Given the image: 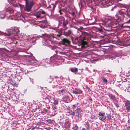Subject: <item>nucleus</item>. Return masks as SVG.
Listing matches in <instances>:
<instances>
[{"instance_id":"obj_1","label":"nucleus","mask_w":130,"mask_h":130,"mask_svg":"<svg viewBox=\"0 0 130 130\" xmlns=\"http://www.w3.org/2000/svg\"><path fill=\"white\" fill-rule=\"evenodd\" d=\"M61 33L60 31L56 32L53 35L46 34H42V36H40V37L43 39L42 41L43 45L52 48L55 44V42L52 40L53 39L55 38L59 41H62L63 44H60L56 48H55L53 51L55 52L56 54L58 53L60 54H64L68 52L66 46L69 45L70 42L67 39H62L61 38Z\"/></svg>"},{"instance_id":"obj_2","label":"nucleus","mask_w":130,"mask_h":130,"mask_svg":"<svg viewBox=\"0 0 130 130\" xmlns=\"http://www.w3.org/2000/svg\"><path fill=\"white\" fill-rule=\"evenodd\" d=\"M20 31L18 28L14 27L12 29H7L5 33L0 32V35L4 34L10 36L8 38V40H7V43L8 44H11L7 47V49L4 48L0 49V53L6 54L12 52H14L15 50V44L18 42V39H19L18 35ZM2 40L0 39V42H1Z\"/></svg>"},{"instance_id":"obj_3","label":"nucleus","mask_w":130,"mask_h":130,"mask_svg":"<svg viewBox=\"0 0 130 130\" xmlns=\"http://www.w3.org/2000/svg\"><path fill=\"white\" fill-rule=\"evenodd\" d=\"M5 10L0 12V18L1 19L5 18V15L7 14L8 19L12 20H21L24 22L27 21V18L21 15L20 13H17L15 15L12 14L14 11L11 7H5Z\"/></svg>"},{"instance_id":"obj_4","label":"nucleus","mask_w":130,"mask_h":130,"mask_svg":"<svg viewBox=\"0 0 130 130\" xmlns=\"http://www.w3.org/2000/svg\"><path fill=\"white\" fill-rule=\"evenodd\" d=\"M63 60L61 57L59 56L54 55L50 59L46 58L42 61L41 65L45 67L50 66H54L62 64Z\"/></svg>"},{"instance_id":"obj_5","label":"nucleus","mask_w":130,"mask_h":130,"mask_svg":"<svg viewBox=\"0 0 130 130\" xmlns=\"http://www.w3.org/2000/svg\"><path fill=\"white\" fill-rule=\"evenodd\" d=\"M117 17L118 18L117 22L130 23V8L121 9L119 11Z\"/></svg>"},{"instance_id":"obj_6","label":"nucleus","mask_w":130,"mask_h":130,"mask_svg":"<svg viewBox=\"0 0 130 130\" xmlns=\"http://www.w3.org/2000/svg\"><path fill=\"white\" fill-rule=\"evenodd\" d=\"M77 32V36L75 40L80 44L83 45L86 43V41H89V35L88 33L82 32L79 30H78Z\"/></svg>"},{"instance_id":"obj_7","label":"nucleus","mask_w":130,"mask_h":130,"mask_svg":"<svg viewBox=\"0 0 130 130\" xmlns=\"http://www.w3.org/2000/svg\"><path fill=\"white\" fill-rule=\"evenodd\" d=\"M32 55V54H30L29 55H23V57H25L26 58H29L28 60L26 61V63L25 64L27 65H31L34 66L36 67L39 66L40 64V62L38 61L35 59L33 60L31 59V57Z\"/></svg>"},{"instance_id":"obj_8","label":"nucleus","mask_w":130,"mask_h":130,"mask_svg":"<svg viewBox=\"0 0 130 130\" xmlns=\"http://www.w3.org/2000/svg\"><path fill=\"white\" fill-rule=\"evenodd\" d=\"M19 39L18 40H25L26 42L28 43H33L36 40V38L32 35H27L23 34L20 37H19Z\"/></svg>"},{"instance_id":"obj_9","label":"nucleus","mask_w":130,"mask_h":130,"mask_svg":"<svg viewBox=\"0 0 130 130\" xmlns=\"http://www.w3.org/2000/svg\"><path fill=\"white\" fill-rule=\"evenodd\" d=\"M25 2L26 5L24 9L25 10L29 12L31 10V8L34 3L32 0H24Z\"/></svg>"},{"instance_id":"obj_10","label":"nucleus","mask_w":130,"mask_h":130,"mask_svg":"<svg viewBox=\"0 0 130 130\" xmlns=\"http://www.w3.org/2000/svg\"><path fill=\"white\" fill-rule=\"evenodd\" d=\"M50 102L54 105H56L58 104V99L55 98L54 96L53 95H50Z\"/></svg>"},{"instance_id":"obj_11","label":"nucleus","mask_w":130,"mask_h":130,"mask_svg":"<svg viewBox=\"0 0 130 130\" xmlns=\"http://www.w3.org/2000/svg\"><path fill=\"white\" fill-rule=\"evenodd\" d=\"M98 25L102 27V28L105 30L109 31L111 30V28L108 26L106 25L104 22L99 23Z\"/></svg>"},{"instance_id":"obj_12","label":"nucleus","mask_w":130,"mask_h":130,"mask_svg":"<svg viewBox=\"0 0 130 130\" xmlns=\"http://www.w3.org/2000/svg\"><path fill=\"white\" fill-rule=\"evenodd\" d=\"M59 23L61 26H62L64 29H66L67 27H66L67 23L64 18L62 17L61 18V20H59Z\"/></svg>"},{"instance_id":"obj_13","label":"nucleus","mask_w":130,"mask_h":130,"mask_svg":"<svg viewBox=\"0 0 130 130\" xmlns=\"http://www.w3.org/2000/svg\"><path fill=\"white\" fill-rule=\"evenodd\" d=\"M8 1L10 4H12L14 7H18L19 6L21 9L24 7V5L20 4L19 3L17 4L16 3H14V1H13L12 0H8Z\"/></svg>"},{"instance_id":"obj_14","label":"nucleus","mask_w":130,"mask_h":130,"mask_svg":"<svg viewBox=\"0 0 130 130\" xmlns=\"http://www.w3.org/2000/svg\"><path fill=\"white\" fill-rule=\"evenodd\" d=\"M63 99V101L67 103L71 102L73 100V97L71 95H70V96L65 95Z\"/></svg>"},{"instance_id":"obj_15","label":"nucleus","mask_w":130,"mask_h":130,"mask_svg":"<svg viewBox=\"0 0 130 130\" xmlns=\"http://www.w3.org/2000/svg\"><path fill=\"white\" fill-rule=\"evenodd\" d=\"M98 115L99 119L100 120L102 121L104 120L106 118L105 116V113L104 111H101L99 112Z\"/></svg>"},{"instance_id":"obj_16","label":"nucleus","mask_w":130,"mask_h":130,"mask_svg":"<svg viewBox=\"0 0 130 130\" xmlns=\"http://www.w3.org/2000/svg\"><path fill=\"white\" fill-rule=\"evenodd\" d=\"M70 121L68 120L65 121L64 123V127L65 130H69L70 128Z\"/></svg>"},{"instance_id":"obj_17","label":"nucleus","mask_w":130,"mask_h":130,"mask_svg":"<svg viewBox=\"0 0 130 130\" xmlns=\"http://www.w3.org/2000/svg\"><path fill=\"white\" fill-rule=\"evenodd\" d=\"M34 15V18L36 19H41L44 17V16L42 15L39 11L36 13Z\"/></svg>"},{"instance_id":"obj_18","label":"nucleus","mask_w":130,"mask_h":130,"mask_svg":"<svg viewBox=\"0 0 130 130\" xmlns=\"http://www.w3.org/2000/svg\"><path fill=\"white\" fill-rule=\"evenodd\" d=\"M59 89L58 90L57 93L59 94L60 95L63 94L67 92L66 90L62 88L60 86H59Z\"/></svg>"},{"instance_id":"obj_19","label":"nucleus","mask_w":130,"mask_h":130,"mask_svg":"<svg viewBox=\"0 0 130 130\" xmlns=\"http://www.w3.org/2000/svg\"><path fill=\"white\" fill-rule=\"evenodd\" d=\"M73 93L75 94H82V93L83 91L79 88H75L72 91Z\"/></svg>"},{"instance_id":"obj_20","label":"nucleus","mask_w":130,"mask_h":130,"mask_svg":"<svg viewBox=\"0 0 130 130\" xmlns=\"http://www.w3.org/2000/svg\"><path fill=\"white\" fill-rule=\"evenodd\" d=\"M125 110L127 111H129L130 110V101L127 100L125 103Z\"/></svg>"},{"instance_id":"obj_21","label":"nucleus","mask_w":130,"mask_h":130,"mask_svg":"<svg viewBox=\"0 0 130 130\" xmlns=\"http://www.w3.org/2000/svg\"><path fill=\"white\" fill-rule=\"evenodd\" d=\"M20 76H18V77H15L14 79V81L13 80L12 85L13 86H17L18 83H17V82H16L15 81H16L17 80H19V82L20 80L21 79L20 78Z\"/></svg>"},{"instance_id":"obj_22","label":"nucleus","mask_w":130,"mask_h":130,"mask_svg":"<svg viewBox=\"0 0 130 130\" xmlns=\"http://www.w3.org/2000/svg\"><path fill=\"white\" fill-rule=\"evenodd\" d=\"M75 116L78 117L79 115L80 114L82 110L79 108H77L76 110H74Z\"/></svg>"},{"instance_id":"obj_23","label":"nucleus","mask_w":130,"mask_h":130,"mask_svg":"<svg viewBox=\"0 0 130 130\" xmlns=\"http://www.w3.org/2000/svg\"><path fill=\"white\" fill-rule=\"evenodd\" d=\"M57 113L56 111L50 110L49 111L48 114L50 116H55Z\"/></svg>"},{"instance_id":"obj_24","label":"nucleus","mask_w":130,"mask_h":130,"mask_svg":"<svg viewBox=\"0 0 130 130\" xmlns=\"http://www.w3.org/2000/svg\"><path fill=\"white\" fill-rule=\"evenodd\" d=\"M113 3V2H111L110 0H105L104 4L108 6L111 5Z\"/></svg>"},{"instance_id":"obj_25","label":"nucleus","mask_w":130,"mask_h":130,"mask_svg":"<svg viewBox=\"0 0 130 130\" xmlns=\"http://www.w3.org/2000/svg\"><path fill=\"white\" fill-rule=\"evenodd\" d=\"M50 83H51L53 86H58V84L57 82L56 81L55 79L52 80L51 82H50Z\"/></svg>"},{"instance_id":"obj_26","label":"nucleus","mask_w":130,"mask_h":130,"mask_svg":"<svg viewBox=\"0 0 130 130\" xmlns=\"http://www.w3.org/2000/svg\"><path fill=\"white\" fill-rule=\"evenodd\" d=\"M50 95L49 96H48V97H46L44 99V102L45 103H46V104H47L50 101Z\"/></svg>"},{"instance_id":"obj_27","label":"nucleus","mask_w":130,"mask_h":130,"mask_svg":"<svg viewBox=\"0 0 130 130\" xmlns=\"http://www.w3.org/2000/svg\"><path fill=\"white\" fill-rule=\"evenodd\" d=\"M89 124L88 122H87L85 123L84 125V127L86 128V130H89Z\"/></svg>"},{"instance_id":"obj_28","label":"nucleus","mask_w":130,"mask_h":130,"mask_svg":"<svg viewBox=\"0 0 130 130\" xmlns=\"http://www.w3.org/2000/svg\"><path fill=\"white\" fill-rule=\"evenodd\" d=\"M56 6V2L55 3L52 4L50 5V7L51 8V9L52 10L54 9L55 8Z\"/></svg>"},{"instance_id":"obj_29","label":"nucleus","mask_w":130,"mask_h":130,"mask_svg":"<svg viewBox=\"0 0 130 130\" xmlns=\"http://www.w3.org/2000/svg\"><path fill=\"white\" fill-rule=\"evenodd\" d=\"M71 34V32L70 30H69L67 31H64V35L66 36H68L70 35Z\"/></svg>"},{"instance_id":"obj_30","label":"nucleus","mask_w":130,"mask_h":130,"mask_svg":"<svg viewBox=\"0 0 130 130\" xmlns=\"http://www.w3.org/2000/svg\"><path fill=\"white\" fill-rule=\"evenodd\" d=\"M45 124V123L44 122H42L41 121L39 122L36 123V125L37 126H43Z\"/></svg>"},{"instance_id":"obj_31","label":"nucleus","mask_w":130,"mask_h":130,"mask_svg":"<svg viewBox=\"0 0 130 130\" xmlns=\"http://www.w3.org/2000/svg\"><path fill=\"white\" fill-rule=\"evenodd\" d=\"M52 107L50 110H54L57 111V107L56 106V105L52 104Z\"/></svg>"},{"instance_id":"obj_32","label":"nucleus","mask_w":130,"mask_h":130,"mask_svg":"<svg viewBox=\"0 0 130 130\" xmlns=\"http://www.w3.org/2000/svg\"><path fill=\"white\" fill-rule=\"evenodd\" d=\"M71 71L72 72H75L77 71V69L76 68H71L70 69Z\"/></svg>"},{"instance_id":"obj_33","label":"nucleus","mask_w":130,"mask_h":130,"mask_svg":"<svg viewBox=\"0 0 130 130\" xmlns=\"http://www.w3.org/2000/svg\"><path fill=\"white\" fill-rule=\"evenodd\" d=\"M78 127L76 124H74L72 128V130H78Z\"/></svg>"},{"instance_id":"obj_34","label":"nucleus","mask_w":130,"mask_h":130,"mask_svg":"<svg viewBox=\"0 0 130 130\" xmlns=\"http://www.w3.org/2000/svg\"><path fill=\"white\" fill-rule=\"evenodd\" d=\"M109 98L111 100H114L115 99V97L113 95L110 94L108 95Z\"/></svg>"},{"instance_id":"obj_35","label":"nucleus","mask_w":130,"mask_h":130,"mask_svg":"<svg viewBox=\"0 0 130 130\" xmlns=\"http://www.w3.org/2000/svg\"><path fill=\"white\" fill-rule=\"evenodd\" d=\"M97 24V27H96V28L98 29V30L100 32H102V27L100 26L99 25H98Z\"/></svg>"},{"instance_id":"obj_36","label":"nucleus","mask_w":130,"mask_h":130,"mask_svg":"<svg viewBox=\"0 0 130 130\" xmlns=\"http://www.w3.org/2000/svg\"><path fill=\"white\" fill-rule=\"evenodd\" d=\"M118 56L117 55H116L115 56H108V57L109 59H111V60H113V58H115L117 57Z\"/></svg>"},{"instance_id":"obj_37","label":"nucleus","mask_w":130,"mask_h":130,"mask_svg":"<svg viewBox=\"0 0 130 130\" xmlns=\"http://www.w3.org/2000/svg\"><path fill=\"white\" fill-rule=\"evenodd\" d=\"M41 111V113L43 114L45 113L47 111V110L45 108L42 109Z\"/></svg>"},{"instance_id":"obj_38","label":"nucleus","mask_w":130,"mask_h":130,"mask_svg":"<svg viewBox=\"0 0 130 130\" xmlns=\"http://www.w3.org/2000/svg\"><path fill=\"white\" fill-rule=\"evenodd\" d=\"M122 80L123 82H126L128 81V84L129 83H130V82H129V79L127 78H123Z\"/></svg>"},{"instance_id":"obj_39","label":"nucleus","mask_w":130,"mask_h":130,"mask_svg":"<svg viewBox=\"0 0 130 130\" xmlns=\"http://www.w3.org/2000/svg\"><path fill=\"white\" fill-rule=\"evenodd\" d=\"M72 108L73 109V111H74L77 108H78L76 106L75 104L73 105L72 106Z\"/></svg>"},{"instance_id":"obj_40","label":"nucleus","mask_w":130,"mask_h":130,"mask_svg":"<svg viewBox=\"0 0 130 130\" xmlns=\"http://www.w3.org/2000/svg\"><path fill=\"white\" fill-rule=\"evenodd\" d=\"M42 15H44L45 14L46 12L44 11L41 10L39 11Z\"/></svg>"},{"instance_id":"obj_41","label":"nucleus","mask_w":130,"mask_h":130,"mask_svg":"<svg viewBox=\"0 0 130 130\" xmlns=\"http://www.w3.org/2000/svg\"><path fill=\"white\" fill-rule=\"evenodd\" d=\"M70 14H71V16L72 18H74L75 16V14L74 12H69Z\"/></svg>"},{"instance_id":"obj_42","label":"nucleus","mask_w":130,"mask_h":130,"mask_svg":"<svg viewBox=\"0 0 130 130\" xmlns=\"http://www.w3.org/2000/svg\"><path fill=\"white\" fill-rule=\"evenodd\" d=\"M13 80L11 79H9L8 81V83H9V84L11 85H12V82H13Z\"/></svg>"},{"instance_id":"obj_43","label":"nucleus","mask_w":130,"mask_h":130,"mask_svg":"<svg viewBox=\"0 0 130 130\" xmlns=\"http://www.w3.org/2000/svg\"><path fill=\"white\" fill-rule=\"evenodd\" d=\"M102 79L103 82L105 83H106L107 82V79L104 77H103L102 78Z\"/></svg>"},{"instance_id":"obj_44","label":"nucleus","mask_w":130,"mask_h":130,"mask_svg":"<svg viewBox=\"0 0 130 130\" xmlns=\"http://www.w3.org/2000/svg\"><path fill=\"white\" fill-rule=\"evenodd\" d=\"M72 110L70 109V108H67V112L69 113V114L71 112Z\"/></svg>"},{"instance_id":"obj_45","label":"nucleus","mask_w":130,"mask_h":130,"mask_svg":"<svg viewBox=\"0 0 130 130\" xmlns=\"http://www.w3.org/2000/svg\"><path fill=\"white\" fill-rule=\"evenodd\" d=\"M72 111L69 114L70 115L72 116L75 115L74 111Z\"/></svg>"},{"instance_id":"obj_46","label":"nucleus","mask_w":130,"mask_h":130,"mask_svg":"<svg viewBox=\"0 0 130 130\" xmlns=\"http://www.w3.org/2000/svg\"><path fill=\"white\" fill-rule=\"evenodd\" d=\"M32 71H30V70L28 71V70H27L26 71H25V72L24 73L25 74H26L27 73H28L29 72H31Z\"/></svg>"},{"instance_id":"obj_47","label":"nucleus","mask_w":130,"mask_h":130,"mask_svg":"<svg viewBox=\"0 0 130 130\" xmlns=\"http://www.w3.org/2000/svg\"><path fill=\"white\" fill-rule=\"evenodd\" d=\"M114 104L117 108L119 107V105L117 103H114Z\"/></svg>"},{"instance_id":"obj_48","label":"nucleus","mask_w":130,"mask_h":130,"mask_svg":"<svg viewBox=\"0 0 130 130\" xmlns=\"http://www.w3.org/2000/svg\"><path fill=\"white\" fill-rule=\"evenodd\" d=\"M114 24H115V25L116 26H115L114 27H116L118 25V23L117 22H114V23H113L114 25Z\"/></svg>"},{"instance_id":"obj_49","label":"nucleus","mask_w":130,"mask_h":130,"mask_svg":"<svg viewBox=\"0 0 130 130\" xmlns=\"http://www.w3.org/2000/svg\"><path fill=\"white\" fill-rule=\"evenodd\" d=\"M46 107L47 109H50V106L48 105H47L46 106Z\"/></svg>"},{"instance_id":"obj_50","label":"nucleus","mask_w":130,"mask_h":130,"mask_svg":"<svg viewBox=\"0 0 130 130\" xmlns=\"http://www.w3.org/2000/svg\"><path fill=\"white\" fill-rule=\"evenodd\" d=\"M47 122L50 123V122H51V121L50 119H49V120H47Z\"/></svg>"},{"instance_id":"obj_51","label":"nucleus","mask_w":130,"mask_h":130,"mask_svg":"<svg viewBox=\"0 0 130 130\" xmlns=\"http://www.w3.org/2000/svg\"><path fill=\"white\" fill-rule=\"evenodd\" d=\"M61 11L60 10L59 11V12L60 13V14H61L62 13L61 12Z\"/></svg>"},{"instance_id":"obj_52","label":"nucleus","mask_w":130,"mask_h":130,"mask_svg":"<svg viewBox=\"0 0 130 130\" xmlns=\"http://www.w3.org/2000/svg\"><path fill=\"white\" fill-rule=\"evenodd\" d=\"M29 78L30 79V81L32 82V83L33 84L32 81L33 79H31L30 78Z\"/></svg>"},{"instance_id":"obj_53","label":"nucleus","mask_w":130,"mask_h":130,"mask_svg":"<svg viewBox=\"0 0 130 130\" xmlns=\"http://www.w3.org/2000/svg\"><path fill=\"white\" fill-rule=\"evenodd\" d=\"M127 56V54L126 53H125L124 55V56Z\"/></svg>"},{"instance_id":"obj_54","label":"nucleus","mask_w":130,"mask_h":130,"mask_svg":"<svg viewBox=\"0 0 130 130\" xmlns=\"http://www.w3.org/2000/svg\"><path fill=\"white\" fill-rule=\"evenodd\" d=\"M89 99L91 101H92V99L91 98H89Z\"/></svg>"},{"instance_id":"obj_55","label":"nucleus","mask_w":130,"mask_h":130,"mask_svg":"<svg viewBox=\"0 0 130 130\" xmlns=\"http://www.w3.org/2000/svg\"><path fill=\"white\" fill-rule=\"evenodd\" d=\"M82 130H86V129L85 128H83Z\"/></svg>"},{"instance_id":"obj_56","label":"nucleus","mask_w":130,"mask_h":130,"mask_svg":"<svg viewBox=\"0 0 130 130\" xmlns=\"http://www.w3.org/2000/svg\"><path fill=\"white\" fill-rule=\"evenodd\" d=\"M91 117H92V118H93L95 116H94L93 115Z\"/></svg>"},{"instance_id":"obj_57","label":"nucleus","mask_w":130,"mask_h":130,"mask_svg":"<svg viewBox=\"0 0 130 130\" xmlns=\"http://www.w3.org/2000/svg\"><path fill=\"white\" fill-rule=\"evenodd\" d=\"M108 119L110 120V119H111V118L110 117H108Z\"/></svg>"},{"instance_id":"obj_58","label":"nucleus","mask_w":130,"mask_h":130,"mask_svg":"<svg viewBox=\"0 0 130 130\" xmlns=\"http://www.w3.org/2000/svg\"><path fill=\"white\" fill-rule=\"evenodd\" d=\"M40 87L41 89H43V88L42 87Z\"/></svg>"},{"instance_id":"obj_59","label":"nucleus","mask_w":130,"mask_h":130,"mask_svg":"<svg viewBox=\"0 0 130 130\" xmlns=\"http://www.w3.org/2000/svg\"><path fill=\"white\" fill-rule=\"evenodd\" d=\"M47 128V130H49L50 129V128Z\"/></svg>"},{"instance_id":"obj_60","label":"nucleus","mask_w":130,"mask_h":130,"mask_svg":"<svg viewBox=\"0 0 130 130\" xmlns=\"http://www.w3.org/2000/svg\"><path fill=\"white\" fill-rule=\"evenodd\" d=\"M108 72H110V71H109V70H108Z\"/></svg>"},{"instance_id":"obj_61","label":"nucleus","mask_w":130,"mask_h":130,"mask_svg":"<svg viewBox=\"0 0 130 130\" xmlns=\"http://www.w3.org/2000/svg\"><path fill=\"white\" fill-rule=\"evenodd\" d=\"M95 71V70H94H94H93V71L94 72V71Z\"/></svg>"},{"instance_id":"obj_62","label":"nucleus","mask_w":130,"mask_h":130,"mask_svg":"<svg viewBox=\"0 0 130 130\" xmlns=\"http://www.w3.org/2000/svg\"><path fill=\"white\" fill-rule=\"evenodd\" d=\"M105 73H107V72H105Z\"/></svg>"},{"instance_id":"obj_63","label":"nucleus","mask_w":130,"mask_h":130,"mask_svg":"<svg viewBox=\"0 0 130 130\" xmlns=\"http://www.w3.org/2000/svg\"><path fill=\"white\" fill-rule=\"evenodd\" d=\"M34 130V129L32 128L31 130Z\"/></svg>"},{"instance_id":"obj_64","label":"nucleus","mask_w":130,"mask_h":130,"mask_svg":"<svg viewBox=\"0 0 130 130\" xmlns=\"http://www.w3.org/2000/svg\"><path fill=\"white\" fill-rule=\"evenodd\" d=\"M39 127H38V129H39Z\"/></svg>"}]
</instances>
